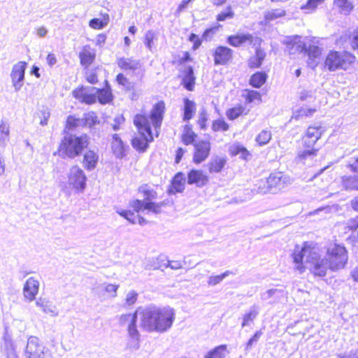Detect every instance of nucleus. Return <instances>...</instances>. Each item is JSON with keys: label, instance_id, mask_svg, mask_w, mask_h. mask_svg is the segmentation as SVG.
I'll return each instance as SVG.
<instances>
[{"label": "nucleus", "instance_id": "obj_26", "mask_svg": "<svg viewBox=\"0 0 358 358\" xmlns=\"http://www.w3.org/2000/svg\"><path fill=\"white\" fill-rule=\"evenodd\" d=\"M268 75L266 71H257L249 78L248 83L254 89L262 88L268 81Z\"/></svg>", "mask_w": 358, "mask_h": 358}, {"label": "nucleus", "instance_id": "obj_10", "mask_svg": "<svg viewBox=\"0 0 358 358\" xmlns=\"http://www.w3.org/2000/svg\"><path fill=\"white\" fill-rule=\"evenodd\" d=\"M288 177L282 171L271 173L264 180H261L257 184L259 192L262 194L277 193L287 184Z\"/></svg>", "mask_w": 358, "mask_h": 358}, {"label": "nucleus", "instance_id": "obj_27", "mask_svg": "<svg viewBox=\"0 0 358 358\" xmlns=\"http://www.w3.org/2000/svg\"><path fill=\"white\" fill-rule=\"evenodd\" d=\"M241 96L246 105L252 106L262 102V94L254 89H244L242 91Z\"/></svg>", "mask_w": 358, "mask_h": 358}, {"label": "nucleus", "instance_id": "obj_19", "mask_svg": "<svg viewBox=\"0 0 358 358\" xmlns=\"http://www.w3.org/2000/svg\"><path fill=\"white\" fill-rule=\"evenodd\" d=\"M185 178L182 172L176 173L172 178L167 192L169 194L182 193L185 189Z\"/></svg>", "mask_w": 358, "mask_h": 358}, {"label": "nucleus", "instance_id": "obj_9", "mask_svg": "<svg viewBox=\"0 0 358 358\" xmlns=\"http://www.w3.org/2000/svg\"><path fill=\"white\" fill-rule=\"evenodd\" d=\"M355 54L349 50H331L324 60V67L329 71L338 70L348 71L357 64Z\"/></svg>", "mask_w": 358, "mask_h": 358}, {"label": "nucleus", "instance_id": "obj_42", "mask_svg": "<svg viewBox=\"0 0 358 358\" xmlns=\"http://www.w3.org/2000/svg\"><path fill=\"white\" fill-rule=\"evenodd\" d=\"M212 130L214 132H225L229 130L230 125L223 118H217L212 122Z\"/></svg>", "mask_w": 358, "mask_h": 358}, {"label": "nucleus", "instance_id": "obj_48", "mask_svg": "<svg viewBox=\"0 0 358 358\" xmlns=\"http://www.w3.org/2000/svg\"><path fill=\"white\" fill-rule=\"evenodd\" d=\"M257 309L253 308L249 312L245 313L243 316V321L241 323L242 327L249 325L252 322L258 315Z\"/></svg>", "mask_w": 358, "mask_h": 358}, {"label": "nucleus", "instance_id": "obj_37", "mask_svg": "<svg viewBox=\"0 0 358 358\" xmlns=\"http://www.w3.org/2000/svg\"><path fill=\"white\" fill-rule=\"evenodd\" d=\"M96 100L101 104H106L113 101V96L109 87L97 89L96 91Z\"/></svg>", "mask_w": 358, "mask_h": 358}, {"label": "nucleus", "instance_id": "obj_6", "mask_svg": "<svg viewBox=\"0 0 358 358\" xmlns=\"http://www.w3.org/2000/svg\"><path fill=\"white\" fill-rule=\"evenodd\" d=\"M348 251L343 244L330 243L325 250V257L323 259L324 276L327 270L334 272L343 269L348 262Z\"/></svg>", "mask_w": 358, "mask_h": 358}, {"label": "nucleus", "instance_id": "obj_40", "mask_svg": "<svg viewBox=\"0 0 358 358\" xmlns=\"http://www.w3.org/2000/svg\"><path fill=\"white\" fill-rule=\"evenodd\" d=\"M109 15L107 13L102 15V18H92L89 22V26L93 29H101L105 27L109 22Z\"/></svg>", "mask_w": 358, "mask_h": 358}, {"label": "nucleus", "instance_id": "obj_2", "mask_svg": "<svg viewBox=\"0 0 358 358\" xmlns=\"http://www.w3.org/2000/svg\"><path fill=\"white\" fill-rule=\"evenodd\" d=\"M160 188L158 184H152L150 182H144L141 184L136 192L143 200L135 199L130 203V210H122L118 212V214L125 218L131 223H138L144 225L148 221L139 215L141 211L148 210L155 214L162 213V208L169 205V201H162L155 202L153 200L158 197L157 190Z\"/></svg>", "mask_w": 358, "mask_h": 358}, {"label": "nucleus", "instance_id": "obj_47", "mask_svg": "<svg viewBox=\"0 0 358 358\" xmlns=\"http://www.w3.org/2000/svg\"><path fill=\"white\" fill-rule=\"evenodd\" d=\"M272 138L271 132L269 130L264 129L256 136L255 141L258 145L263 146L269 143Z\"/></svg>", "mask_w": 358, "mask_h": 358}, {"label": "nucleus", "instance_id": "obj_59", "mask_svg": "<svg viewBox=\"0 0 358 358\" xmlns=\"http://www.w3.org/2000/svg\"><path fill=\"white\" fill-rule=\"evenodd\" d=\"M118 285L113 284H108L105 286V292L108 294L109 296L114 297L116 296Z\"/></svg>", "mask_w": 358, "mask_h": 358}, {"label": "nucleus", "instance_id": "obj_30", "mask_svg": "<svg viewBox=\"0 0 358 358\" xmlns=\"http://www.w3.org/2000/svg\"><path fill=\"white\" fill-rule=\"evenodd\" d=\"M117 66L122 71H135L140 68L141 64L138 60L134 59L133 58L120 57L116 61Z\"/></svg>", "mask_w": 358, "mask_h": 358}, {"label": "nucleus", "instance_id": "obj_7", "mask_svg": "<svg viewBox=\"0 0 358 358\" xmlns=\"http://www.w3.org/2000/svg\"><path fill=\"white\" fill-rule=\"evenodd\" d=\"M324 131L321 125H310L307 127L300 140L298 159L303 160L317 155L320 148L316 144L323 136Z\"/></svg>", "mask_w": 358, "mask_h": 358}, {"label": "nucleus", "instance_id": "obj_3", "mask_svg": "<svg viewBox=\"0 0 358 358\" xmlns=\"http://www.w3.org/2000/svg\"><path fill=\"white\" fill-rule=\"evenodd\" d=\"M175 317V310L170 306H148L141 311L140 325L146 331L162 333L171 327Z\"/></svg>", "mask_w": 358, "mask_h": 358}, {"label": "nucleus", "instance_id": "obj_39", "mask_svg": "<svg viewBox=\"0 0 358 358\" xmlns=\"http://www.w3.org/2000/svg\"><path fill=\"white\" fill-rule=\"evenodd\" d=\"M227 353V345H220L209 350L204 355V358H225Z\"/></svg>", "mask_w": 358, "mask_h": 358}, {"label": "nucleus", "instance_id": "obj_44", "mask_svg": "<svg viewBox=\"0 0 358 358\" xmlns=\"http://www.w3.org/2000/svg\"><path fill=\"white\" fill-rule=\"evenodd\" d=\"M317 111V109L315 108H305L301 107L296 110V112L292 115V118L295 120H300L304 117H310L313 115V114Z\"/></svg>", "mask_w": 358, "mask_h": 358}, {"label": "nucleus", "instance_id": "obj_41", "mask_svg": "<svg viewBox=\"0 0 358 358\" xmlns=\"http://www.w3.org/2000/svg\"><path fill=\"white\" fill-rule=\"evenodd\" d=\"M193 62V57H192L189 51H185L182 52V56L180 57L178 55L173 56L171 64L176 66H182L187 62Z\"/></svg>", "mask_w": 358, "mask_h": 358}, {"label": "nucleus", "instance_id": "obj_24", "mask_svg": "<svg viewBox=\"0 0 358 358\" xmlns=\"http://www.w3.org/2000/svg\"><path fill=\"white\" fill-rule=\"evenodd\" d=\"M183 105L181 110L182 112V120L188 122L192 120L196 112V103L194 100L190 99L188 97H184L182 99Z\"/></svg>", "mask_w": 358, "mask_h": 358}, {"label": "nucleus", "instance_id": "obj_60", "mask_svg": "<svg viewBox=\"0 0 358 358\" xmlns=\"http://www.w3.org/2000/svg\"><path fill=\"white\" fill-rule=\"evenodd\" d=\"M138 294L134 292H129L127 296H126V303L127 305L131 306L134 304L136 302Z\"/></svg>", "mask_w": 358, "mask_h": 358}, {"label": "nucleus", "instance_id": "obj_38", "mask_svg": "<svg viewBox=\"0 0 358 358\" xmlns=\"http://www.w3.org/2000/svg\"><path fill=\"white\" fill-rule=\"evenodd\" d=\"M229 153L231 157L241 155V157L245 160H248L249 157L250 156V153L247 150V148L238 143L233 144L231 146H229Z\"/></svg>", "mask_w": 358, "mask_h": 358}, {"label": "nucleus", "instance_id": "obj_58", "mask_svg": "<svg viewBox=\"0 0 358 358\" xmlns=\"http://www.w3.org/2000/svg\"><path fill=\"white\" fill-rule=\"evenodd\" d=\"M3 355L6 358H17L16 350L11 345H6L3 348Z\"/></svg>", "mask_w": 358, "mask_h": 358}, {"label": "nucleus", "instance_id": "obj_25", "mask_svg": "<svg viewBox=\"0 0 358 358\" xmlns=\"http://www.w3.org/2000/svg\"><path fill=\"white\" fill-rule=\"evenodd\" d=\"M197 138L198 135L194 131L193 126L191 124H186L182 127L180 141L183 145H194L196 143Z\"/></svg>", "mask_w": 358, "mask_h": 358}, {"label": "nucleus", "instance_id": "obj_16", "mask_svg": "<svg viewBox=\"0 0 358 358\" xmlns=\"http://www.w3.org/2000/svg\"><path fill=\"white\" fill-rule=\"evenodd\" d=\"M178 78L180 85L188 92H193L196 86V78L192 66H185L179 70Z\"/></svg>", "mask_w": 358, "mask_h": 358}, {"label": "nucleus", "instance_id": "obj_49", "mask_svg": "<svg viewBox=\"0 0 358 358\" xmlns=\"http://www.w3.org/2000/svg\"><path fill=\"white\" fill-rule=\"evenodd\" d=\"M81 122V119L76 117L75 115H70L67 117L65 129L67 130H73L79 127Z\"/></svg>", "mask_w": 358, "mask_h": 358}, {"label": "nucleus", "instance_id": "obj_31", "mask_svg": "<svg viewBox=\"0 0 358 358\" xmlns=\"http://www.w3.org/2000/svg\"><path fill=\"white\" fill-rule=\"evenodd\" d=\"M250 110L247 109L245 106L242 104H236L228 108L225 115L229 120L233 121L241 116L248 115Z\"/></svg>", "mask_w": 358, "mask_h": 358}, {"label": "nucleus", "instance_id": "obj_36", "mask_svg": "<svg viewBox=\"0 0 358 358\" xmlns=\"http://www.w3.org/2000/svg\"><path fill=\"white\" fill-rule=\"evenodd\" d=\"M341 183L346 190L358 191V173L354 176H343L341 177Z\"/></svg>", "mask_w": 358, "mask_h": 358}, {"label": "nucleus", "instance_id": "obj_51", "mask_svg": "<svg viewBox=\"0 0 358 358\" xmlns=\"http://www.w3.org/2000/svg\"><path fill=\"white\" fill-rule=\"evenodd\" d=\"M115 80L118 85L125 87L127 90L133 89V85L129 78L122 73H118L115 77Z\"/></svg>", "mask_w": 358, "mask_h": 358}, {"label": "nucleus", "instance_id": "obj_64", "mask_svg": "<svg viewBox=\"0 0 358 358\" xmlns=\"http://www.w3.org/2000/svg\"><path fill=\"white\" fill-rule=\"evenodd\" d=\"M155 39V36L152 33H148L145 37V44L149 48H152V45Z\"/></svg>", "mask_w": 358, "mask_h": 358}, {"label": "nucleus", "instance_id": "obj_50", "mask_svg": "<svg viewBox=\"0 0 358 358\" xmlns=\"http://www.w3.org/2000/svg\"><path fill=\"white\" fill-rule=\"evenodd\" d=\"M231 274H233V273L231 271H227L220 275H211L208 278V285H210V286H215V285L219 284L220 282H222L224 278H226Z\"/></svg>", "mask_w": 358, "mask_h": 358}, {"label": "nucleus", "instance_id": "obj_45", "mask_svg": "<svg viewBox=\"0 0 358 358\" xmlns=\"http://www.w3.org/2000/svg\"><path fill=\"white\" fill-rule=\"evenodd\" d=\"M85 127H93L99 123V118L95 112L91 111L84 114L83 120Z\"/></svg>", "mask_w": 358, "mask_h": 358}, {"label": "nucleus", "instance_id": "obj_33", "mask_svg": "<svg viewBox=\"0 0 358 358\" xmlns=\"http://www.w3.org/2000/svg\"><path fill=\"white\" fill-rule=\"evenodd\" d=\"M333 6L345 15H349L355 9V5L351 0H333Z\"/></svg>", "mask_w": 358, "mask_h": 358}, {"label": "nucleus", "instance_id": "obj_35", "mask_svg": "<svg viewBox=\"0 0 358 358\" xmlns=\"http://www.w3.org/2000/svg\"><path fill=\"white\" fill-rule=\"evenodd\" d=\"M143 310L142 307H138L132 314L131 320L127 327V331L129 336L136 339H138L140 334L137 329V316H141V311Z\"/></svg>", "mask_w": 358, "mask_h": 358}, {"label": "nucleus", "instance_id": "obj_21", "mask_svg": "<svg viewBox=\"0 0 358 358\" xmlns=\"http://www.w3.org/2000/svg\"><path fill=\"white\" fill-rule=\"evenodd\" d=\"M255 55L250 56L248 59V67L250 70L259 69L266 57V53L264 48H261V45H256Z\"/></svg>", "mask_w": 358, "mask_h": 358}, {"label": "nucleus", "instance_id": "obj_56", "mask_svg": "<svg viewBox=\"0 0 358 358\" xmlns=\"http://www.w3.org/2000/svg\"><path fill=\"white\" fill-rule=\"evenodd\" d=\"M188 41L192 43V50L193 51L199 49L202 45V39L194 33H191L189 35Z\"/></svg>", "mask_w": 358, "mask_h": 358}, {"label": "nucleus", "instance_id": "obj_11", "mask_svg": "<svg viewBox=\"0 0 358 358\" xmlns=\"http://www.w3.org/2000/svg\"><path fill=\"white\" fill-rule=\"evenodd\" d=\"M24 355L27 358H50V354L46 350L43 342L36 336L28 338L24 348Z\"/></svg>", "mask_w": 358, "mask_h": 358}, {"label": "nucleus", "instance_id": "obj_34", "mask_svg": "<svg viewBox=\"0 0 358 358\" xmlns=\"http://www.w3.org/2000/svg\"><path fill=\"white\" fill-rule=\"evenodd\" d=\"M227 164L226 157L215 156L213 157L207 164L208 171L210 173H217L221 172Z\"/></svg>", "mask_w": 358, "mask_h": 358}, {"label": "nucleus", "instance_id": "obj_63", "mask_svg": "<svg viewBox=\"0 0 358 358\" xmlns=\"http://www.w3.org/2000/svg\"><path fill=\"white\" fill-rule=\"evenodd\" d=\"M262 335V332L261 331H257L254 335L248 341L247 347H251L254 342L258 341L260 336Z\"/></svg>", "mask_w": 358, "mask_h": 358}, {"label": "nucleus", "instance_id": "obj_1", "mask_svg": "<svg viewBox=\"0 0 358 358\" xmlns=\"http://www.w3.org/2000/svg\"><path fill=\"white\" fill-rule=\"evenodd\" d=\"M166 111L165 101L159 100L152 106L149 113L141 112L134 115L133 124L137 134L131 138V145L136 151L145 152L155 138L159 136Z\"/></svg>", "mask_w": 358, "mask_h": 358}, {"label": "nucleus", "instance_id": "obj_22", "mask_svg": "<svg viewBox=\"0 0 358 358\" xmlns=\"http://www.w3.org/2000/svg\"><path fill=\"white\" fill-rule=\"evenodd\" d=\"M39 282L34 277L28 278L23 287V296L24 297L31 301L35 299L36 294L38 292Z\"/></svg>", "mask_w": 358, "mask_h": 358}, {"label": "nucleus", "instance_id": "obj_62", "mask_svg": "<svg viewBox=\"0 0 358 358\" xmlns=\"http://www.w3.org/2000/svg\"><path fill=\"white\" fill-rule=\"evenodd\" d=\"M347 168L354 173H358V156L354 159L353 162H350L347 165Z\"/></svg>", "mask_w": 358, "mask_h": 358}, {"label": "nucleus", "instance_id": "obj_43", "mask_svg": "<svg viewBox=\"0 0 358 358\" xmlns=\"http://www.w3.org/2000/svg\"><path fill=\"white\" fill-rule=\"evenodd\" d=\"M326 0H307L306 3L300 6V9L305 13H312L315 12L320 5L324 3Z\"/></svg>", "mask_w": 358, "mask_h": 358}, {"label": "nucleus", "instance_id": "obj_15", "mask_svg": "<svg viewBox=\"0 0 358 358\" xmlns=\"http://www.w3.org/2000/svg\"><path fill=\"white\" fill-rule=\"evenodd\" d=\"M193 145L192 162L200 164L208 158L211 151V143L208 140H201Z\"/></svg>", "mask_w": 358, "mask_h": 358}, {"label": "nucleus", "instance_id": "obj_23", "mask_svg": "<svg viewBox=\"0 0 358 358\" xmlns=\"http://www.w3.org/2000/svg\"><path fill=\"white\" fill-rule=\"evenodd\" d=\"M73 97L80 102L91 105L95 103L96 97L94 94H90L86 92V89L83 85L78 86L72 92Z\"/></svg>", "mask_w": 358, "mask_h": 358}, {"label": "nucleus", "instance_id": "obj_14", "mask_svg": "<svg viewBox=\"0 0 358 358\" xmlns=\"http://www.w3.org/2000/svg\"><path fill=\"white\" fill-rule=\"evenodd\" d=\"M227 43L234 48H240L246 44L254 45H261L262 39L259 37H254L250 34H234L227 37Z\"/></svg>", "mask_w": 358, "mask_h": 358}, {"label": "nucleus", "instance_id": "obj_20", "mask_svg": "<svg viewBox=\"0 0 358 358\" xmlns=\"http://www.w3.org/2000/svg\"><path fill=\"white\" fill-rule=\"evenodd\" d=\"M110 145L113 153L116 157L122 159L126 156L127 145L120 134H114L112 135Z\"/></svg>", "mask_w": 358, "mask_h": 358}, {"label": "nucleus", "instance_id": "obj_28", "mask_svg": "<svg viewBox=\"0 0 358 358\" xmlns=\"http://www.w3.org/2000/svg\"><path fill=\"white\" fill-rule=\"evenodd\" d=\"M27 64L26 62H19L13 67L10 76L13 85L17 88H19L21 86V85L17 86V84L24 80Z\"/></svg>", "mask_w": 358, "mask_h": 358}, {"label": "nucleus", "instance_id": "obj_61", "mask_svg": "<svg viewBox=\"0 0 358 358\" xmlns=\"http://www.w3.org/2000/svg\"><path fill=\"white\" fill-rule=\"evenodd\" d=\"M348 231H354L358 229V215L349 220V224L347 226Z\"/></svg>", "mask_w": 358, "mask_h": 358}, {"label": "nucleus", "instance_id": "obj_4", "mask_svg": "<svg viewBox=\"0 0 358 358\" xmlns=\"http://www.w3.org/2000/svg\"><path fill=\"white\" fill-rule=\"evenodd\" d=\"M292 257L295 264V269L300 273L305 272L306 263L310 264V271L315 276H324L323 259L318 253L316 243L310 241L303 242L300 249L296 248L293 251Z\"/></svg>", "mask_w": 358, "mask_h": 358}, {"label": "nucleus", "instance_id": "obj_55", "mask_svg": "<svg viewBox=\"0 0 358 358\" xmlns=\"http://www.w3.org/2000/svg\"><path fill=\"white\" fill-rule=\"evenodd\" d=\"M346 38L350 41L352 50H356L358 53V28L348 34Z\"/></svg>", "mask_w": 358, "mask_h": 358}, {"label": "nucleus", "instance_id": "obj_5", "mask_svg": "<svg viewBox=\"0 0 358 358\" xmlns=\"http://www.w3.org/2000/svg\"><path fill=\"white\" fill-rule=\"evenodd\" d=\"M289 54L303 53L308 57L310 62L320 57L322 49L320 46V41L315 36H306L304 38L299 35L287 37L284 42Z\"/></svg>", "mask_w": 358, "mask_h": 358}, {"label": "nucleus", "instance_id": "obj_17", "mask_svg": "<svg viewBox=\"0 0 358 358\" xmlns=\"http://www.w3.org/2000/svg\"><path fill=\"white\" fill-rule=\"evenodd\" d=\"M187 182L196 187H203L208 184L209 177L201 169H192L187 172Z\"/></svg>", "mask_w": 358, "mask_h": 358}, {"label": "nucleus", "instance_id": "obj_54", "mask_svg": "<svg viewBox=\"0 0 358 358\" xmlns=\"http://www.w3.org/2000/svg\"><path fill=\"white\" fill-rule=\"evenodd\" d=\"M208 117L206 111H202L199 113L196 124L201 130H206L208 127Z\"/></svg>", "mask_w": 358, "mask_h": 358}, {"label": "nucleus", "instance_id": "obj_8", "mask_svg": "<svg viewBox=\"0 0 358 358\" xmlns=\"http://www.w3.org/2000/svg\"><path fill=\"white\" fill-rule=\"evenodd\" d=\"M89 143V137L86 134H69L61 140L57 152L62 157L75 158L88 147Z\"/></svg>", "mask_w": 358, "mask_h": 358}, {"label": "nucleus", "instance_id": "obj_57", "mask_svg": "<svg viewBox=\"0 0 358 358\" xmlns=\"http://www.w3.org/2000/svg\"><path fill=\"white\" fill-rule=\"evenodd\" d=\"M9 136V127L8 124L2 121L0 123V143L3 142L8 139Z\"/></svg>", "mask_w": 358, "mask_h": 358}, {"label": "nucleus", "instance_id": "obj_29", "mask_svg": "<svg viewBox=\"0 0 358 358\" xmlns=\"http://www.w3.org/2000/svg\"><path fill=\"white\" fill-rule=\"evenodd\" d=\"M287 15V11L282 7L275 8L266 11L264 15V20L262 24H269L271 22L278 19L283 18Z\"/></svg>", "mask_w": 358, "mask_h": 358}, {"label": "nucleus", "instance_id": "obj_52", "mask_svg": "<svg viewBox=\"0 0 358 358\" xmlns=\"http://www.w3.org/2000/svg\"><path fill=\"white\" fill-rule=\"evenodd\" d=\"M98 67L94 68L92 71H89V69H85V80L87 83L94 85L99 82L98 73L96 70Z\"/></svg>", "mask_w": 358, "mask_h": 358}, {"label": "nucleus", "instance_id": "obj_13", "mask_svg": "<svg viewBox=\"0 0 358 358\" xmlns=\"http://www.w3.org/2000/svg\"><path fill=\"white\" fill-rule=\"evenodd\" d=\"M87 177L84 171L78 166H73L68 175L69 186L77 193L83 192L86 187Z\"/></svg>", "mask_w": 358, "mask_h": 358}, {"label": "nucleus", "instance_id": "obj_12", "mask_svg": "<svg viewBox=\"0 0 358 358\" xmlns=\"http://www.w3.org/2000/svg\"><path fill=\"white\" fill-rule=\"evenodd\" d=\"M234 50L224 45L215 46L211 51V57L215 66H227L232 62Z\"/></svg>", "mask_w": 358, "mask_h": 358}, {"label": "nucleus", "instance_id": "obj_46", "mask_svg": "<svg viewBox=\"0 0 358 358\" xmlns=\"http://www.w3.org/2000/svg\"><path fill=\"white\" fill-rule=\"evenodd\" d=\"M235 13L231 6H228L224 10H222L216 15L217 22H224L228 20H231L234 17Z\"/></svg>", "mask_w": 358, "mask_h": 358}, {"label": "nucleus", "instance_id": "obj_32", "mask_svg": "<svg viewBox=\"0 0 358 358\" xmlns=\"http://www.w3.org/2000/svg\"><path fill=\"white\" fill-rule=\"evenodd\" d=\"M99 157L98 154L92 150H88L83 155V164L84 168L90 171L94 169L99 162Z\"/></svg>", "mask_w": 358, "mask_h": 358}, {"label": "nucleus", "instance_id": "obj_53", "mask_svg": "<svg viewBox=\"0 0 358 358\" xmlns=\"http://www.w3.org/2000/svg\"><path fill=\"white\" fill-rule=\"evenodd\" d=\"M36 305L40 308L41 310L43 313H53L52 306L50 302L43 299H38L36 301Z\"/></svg>", "mask_w": 358, "mask_h": 358}, {"label": "nucleus", "instance_id": "obj_18", "mask_svg": "<svg viewBox=\"0 0 358 358\" xmlns=\"http://www.w3.org/2000/svg\"><path fill=\"white\" fill-rule=\"evenodd\" d=\"M78 57L80 65L84 69H87L96 59V50L90 45H84L79 52Z\"/></svg>", "mask_w": 358, "mask_h": 358}]
</instances>
